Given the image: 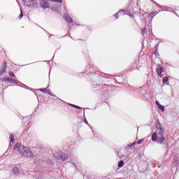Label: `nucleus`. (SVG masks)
I'll list each match as a JSON object with an SVG mask.
<instances>
[{
	"label": "nucleus",
	"instance_id": "obj_13",
	"mask_svg": "<svg viewBox=\"0 0 179 179\" xmlns=\"http://www.w3.org/2000/svg\"><path fill=\"white\" fill-rule=\"evenodd\" d=\"M121 12L122 13H124V12H125V10H120L117 13L114 14L113 16L115 17V19H118V14L121 13Z\"/></svg>",
	"mask_w": 179,
	"mask_h": 179
},
{
	"label": "nucleus",
	"instance_id": "obj_37",
	"mask_svg": "<svg viewBox=\"0 0 179 179\" xmlns=\"http://www.w3.org/2000/svg\"><path fill=\"white\" fill-rule=\"evenodd\" d=\"M92 85H93L94 86L96 85V83H94V82H92Z\"/></svg>",
	"mask_w": 179,
	"mask_h": 179
},
{
	"label": "nucleus",
	"instance_id": "obj_38",
	"mask_svg": "<svg viewBox=\"0 0 179 179\" xmlns=\"http://www.w3.org/2000/svg\"><path fill=\"white\" fill-rule=\"evenodd\" d=\"M169 10L173 12V10L171 8H169Z\"/></svg>",
	"mask_w": 179,
	"mask_h": 179
},
{
	"label": "nucleus",
	"instance_id": "obj_16",
	"mask_svg": "<svg viewBox=\"0 0 179 179\" xmlns=\"http://www.w3.org/2000/svg\"><path fill=\"white\" fill-rule=\"evenodd\" d=\"M12 172L13 173V174H19V169L17 167H14L12 169Z\"/></svg>",
	"mask_w": 179,
	"mask_h": 179
},
{
	"label": "nucleus",
	"instance_id": "obj_7",
	"mask_svg": "<svg viewBox=\"0 0 179 179\" xmlns=\"http://www.w3.org/2000/svg\"><path fill=\"white\" fill-rule=\"evenodd\" d=\"M3 82H10V83H15L17 84V80H15V78H12L10 77H4L3 78Z\"/></svg>",
	"mask_w": 179,
	"mask_h": 179
},
{
	"label": "nucleus",
	"instance_id": "obj_12",
	"mask_svg": "<svg viewBox=\"0 0 179 179\" xmlns=\"http://www.w3.org/2000/svg\"><path fill=\"white\" fill-rule=\"evenodd\" d=\"M10 145H11L12 143H13V142H15V134H10ZM11 142H12V143H11Z\"/></svg>",
	"mask_w": 179,
	"mask_h": 179
},
{
	"label": "nucleus",
	"instance_id": "obj_23",
	"mask_svg": "<svg viewBox=\"0 0 179 179\" xmlns=\"http://www.w3.org/2000/svg\"><path fill=\"white\" fill-rule=\"evenodd\" d=\"M8 75H9V76H11L12 78H15V73H13V72H12V71H10L9 73H8Z\"/></svg>",
	"mask_w": 179,
	"mask_h": 179
},
{
	"label": "nucleus",
	"instance_id": "obj_10",
	"mask_svg": "<svg viewBox=\"0 0 179 179\" xmlns=\"http://www.w3.org/2000/svg\"><path fill=\"white\" fill-rule=\"evenodd\" d=\"M115 80L116 82H117V83H124V82H125V80L123 78V77L122 76H117L115 78Z\"/></svg>",
	"mask_w": 179,
	"mask_h": 179
},
{
	"label": "nucleus",
	"instance_id": "obj_41",
	"mask_svg": "<svg viewBox=\"0 0 179 179\" xmlns=\"http://www.w3.org/2000/svg\"><path fill=\"white\" fill-rule=\"evenodd\" d=\"M70 38H73L71 36H70Z\"/></svg>",
	"mask_w": 179,
	"mask_h": 179
},
{
	"label": "nucleus",
	"instance_id": "obj_42",
	"mask_svg": "<svg viewBox=\"0 0 179 179\" xmlns=\"http://www.w3.org/2000/svg\"><path fill=\"white\" fill-rule=\"evenodd\" d=\"M84 117H85V111H84Z\"/></svg>",
	"mask_w": 179,
	"mask_h": 179
},
{
	"label": "nucleus",
	"instance_id": "obj_17",
	"mask_svg": "<svg viewBox=\"0 0 179 179\" xmlns=\"http://www.w3.org/2000/svg\"><path fill=\"white\" fill-rule=\"evenodd\" d=\"M156 12H151L150 13H149L147 16L148 17H152V19H153V17H155V15Z\"/></svg>",
	"mask_w": 179,
	"mask_h": 179
},
{
	"label": "nucleus",
	"instance_id": "obj_28",
	"mask_svg": "<svg viewBox=\"0 0 179 179\" xmlns=\"http://www.w3.org/2000/svg\"><path fill=\"white\" fill-rule=\"evenodd\" d=\"M19 17H20V19H22V17H23V12L22 11V10H21V13H20Z\"/></svg>",
	"mask_w": 179,
	"mask_h": 179
},
{
	"label": "nucleus",
	"instance_id": "obj_22",
	"mask_svg": "<svg viewBox=\"0 0 179 179\" xmlns=\"http://www.w3.org/2000/svg\"><path fill=\"white\" fill-rule=\"evenodd\" d=\"M46 163H47L48 166H49V167L52 166V161L48 159Z\"/></svg>",
	"mask_w": 179,
	"mask_h": 179
},
{
	"label": "nucleus",
	"instance_id": "obj_9",
	"mask_svg": "<svg viewBox=\"0 0 179 179\" xmlns=\"http://www.w3.org/2000/svg\"><path fill=\"white\" fill-rule=\"evenodd\" d=\"M59 8H60V6L58 4H56V5L52 6L50 8V9H51V10H53V12H56L58 13L59 12Z\"/></svg>",
	"mask_w": 179,
	"mask_h": 179
},
{
	"label": "nucleus",
	"instance_id": "obj_11",
	"mask_svg": "<svg viewBox=\"0 0 179 179\" xmlns=\"http://www.w3.org/2000/svg\"><path fill=\"white\" fill-rule=\"evenodd\" d=\"M64 19L66 20V22H67L68 23H72V22H73V20H72V18L71 17H69V15L64 14Z\"/></svg>",
	"mask_w": 179,
	"mask_h": 179
},
{
	"label": "nucleus",
	"instance_id": "obj_3",
	"mask_svg": "<svg viewBox=\"0 0 179 179\" xmlns=\"http://www.w3.org/2000/svg\"><path fill=\"white\" fill-rule=\"evenodd\" d=\"M54 157L57 160H62V162H66L68 160L67 155L62 152H55Z\"/></svg>",
	"mask_w": 179,
	"mask_h": 179
},
{
	"label": "nucleus",
	"instance_id": "obj_15",
	"mask_svg": "<svg viewBox=\"0 0 179 179\" xmlns=\"http://www.w3.org/2000/svg\"><path fill=\"white\" fill-rule=\"evenodd\" d=\"M69 106H71V107H73V108H77V110H82V107L78 106L74 104L69 103Z\"/></svg>",
	"mask_w": 179,
	"mask_h": 179
},
{
	"label": "nucleus",
	"instance_id": "obj_20",
	"mask_svg": "<svg viewBox=\"0 0 179 179\" xmlns=\"http://www.w3.org/2000/svg\"><path fill=\"white\" fill-rule=\"evenodd\" d=\"M158 108L159 110H161V111L164 112V106H162V104L161 105H158Z\"/></svg>",
	"mask_w": 179,
	"mask_h": 179
},
{
	"label": "nucleus",
	"instance_id": "obj_26",
	"mask_svg": "<svg viewBox=\"0 0 179 179\" xmlns=\"http://www.w3.org/2000/svg\"><path fill=\"white\" fill-rule=\"evenodd\" d=\"M46 93H48V94H49L50 96H53L52 92H51L50 90H48Z\"/></svg>",
	"mask_w": 179,
	"mask_h": 179
},
{
	"label": "nucleus",
	"instance_id": "obj_8",
	"mask_svg": "<svg viewBox=\"0 0 179 179\" xmlns=\"http://www.w3.org/2000/svg\"><path fill=\"white\" fill-rule=\"evenodd\" d=\"M6 62L3 63L1 64V69H0V76H2V75L5 74V72H6Z\"/></svg>",
	"mask_w": 179,
	"mask_h": 179
},
{
	"label": "nucleus",
	"instance_id": "obj_21",
	"mask_svg": "<svg viewBox=\"0 0 179 179\" xmlns=\"http://www.w3.org/2000/svg\"><path fill=\"white\" fill-rule=\"evenodd\" d=\"M39 90L40 92H43V93H47V92H48V89L47 88H41Z\"/></svg>",
	"mask_w": 179,
	"mask_h": 179
},
{
	"label": "nucleus",
	"instance_id": "obj_35",
	"mask_svg": "<svg viewBox=\"0 0 179 179\" xmlns=\"http://www.w3.org/2000/svg\"><path fill=\"white\" fill-rule=\"evenodd\" d=\"M157 75H158L160 78H163V75H162V73H157Z\"/></svg>",
	"mask_w": 179,
	"mask_h": 179
},
{
	"label": "nucleus",
	"instance_id": "obj_39",
	"mask_svg": "<svg viewBox=\"0 0 179 179\" xmlns=\"http://www.w3.org/2000/svg\"><path fill=\"white\" fill-rule=\"evenodd\" d=\"M173 13H175L176 15H177V13H176V12H173Z\"/></svg>",
	"mask_w": 179,
	"mask_h": 179
},
{
	"label": "nucleus",
	"instance_id": "obj_32",
	"mask_svg": "<svg viewBox=\"0 0 179 179\" xmlns=\"http://www.w3.org/2000/svg\"><path fill=\"white\" fill-rule=\"evenodd\" d=\"M150 1H151V2H152V3H155V5H159V4H157V3L156 1H155L153 0H150Z\"/></svg>",
	"mask_w": 179,
	"mask_h": 179
},
{
	"label": "nucleus",
	"instance_id": "obj_31",
	"mask_svg": "<svg viewBox=\"0 0 179 179\" xmlns=\"http://www.w3.org/2000/svg\"><path fill=\"white\" fill-rule=\"evenodd\" d=\"M97 86H98V87H103V88L106 87V85H97Z\"/></svg>",
	"mask_w": 179,
	"mask_h": 179
},
{
	"label": "nucleus",
	"instance_id": "obj_30",
	"mask_svg": "<svg viewBox=\"0 0 179 179\" xmlns=\"http://www.w3.org/2000/svg\"><path fill=\"white\" fill-rule=\"evenodd\" d=\"M155 104L157 106V107H159V106L161 105L160 103L159 102V101H157L155 102Z\"/></svg>",
	"mask_w": 179,
	"mask_h": 179
},
{
	"label": "nucleus",
	"instance_id": "obj_14",
	"mask_svg": "<svg viewBox=\"0 0 179 179\" xmlns=\"http://www.w3.org/2000/svg\"><path fill=\"white\" fill-rule=\"evenodd\" d=\"M164 71V69H163V67L157 68V73H162Z\"/></svg>",
	"mask_w": 179,
	"mask_h": 179
},
{
	"label": "nucleus",
	"instance_id": "obj_1",
	"mask_svg": "<svg viewBox=\"0 0 179 179\" xmlns=\"http://www.w3.org/2000/svg\"><path fill=\"white\" fill-rule=\"evenodd\" d=\"M155 132L152 134V142H157L159 145H163V146H167V141H166V132L163 129V127L160 124L156 125Z\"/></svg>",
	"mask_w": 179,
	"mask_h": 179
},
{
	"label": "nucleus",
	"instance_id": "obj_4",
	"mask_svg": "<svg viewBox=\"0 0 179 179\" xmlns=\"http://www.w3.org/2000/svg\"><path fill=\"white\" fill-rule=\"evenodd\" d=\"M24 5L25 6H29V8H34L37 5V1L36 0H22Z\"/></svg>",
	"mask_w": 179,
	"mask_h": 179
},
{
	"label": "nucleus",
	"instance_id": "obj_36",
	"mask_svg": "<svg viewBox=\"0 0 179 179\" xmlns=\"http://www.w3.org/2000/svg\"><path fill=\"white\" fill-rule=\"evenodd\" d=\"M68 36H71V34H66V35H65V36H63V37H68Z\"/></svg>",
	"mask_w": 179,
	"mask_h": 179
},
{
	"label": "nucleus",
	"instance_id": "obj_5",
	"mask_svg": "<svg viewBox=\"0 0 179 179\" xmlns=\"http://www.w3.org/2000/svg\"><path fill=\"white\" fill-rule=\"evenodd\" d=\"M90 72L91 74L94 73L95 78H97L98 79H100L101 78V76L99 75V71H97V67L94 66H92V67L90 69Z\"/></svg>",
	"mask_w": 179,
	"mask_h": 179
},
{
	"label": "nucleus",
	"instance_id": "obj_24",
	"mask_svg": "<svg viewBox=\"0 0 179 179\" xmlns=\"http://www.w3.org/2000/svg\"><path fill=\"white\" fill-rule=\"evenodd\" d=\"M52 2H57V3H62V0H52Z\"/></svg>",
	"mask_w": 179,
	"mask_h": 179
},
{
	"label": "nucleus",
	"instance_id": "obj_27",
	"mask_svg": "<svg viewBox=\"0 0 179 179\" xmlns=\"http://www.w3.org/2000/svg\"><path fill=\"white\" fill-rule=\"evenodd\" d=\"M142 142H143V138L140 139L138 141H137V143H138V145H141V143H142Z\"/></svg>",
	"mask_w": 179,
	"mask_h": 179
},
{
	"label": "nucleus",
	"instance_id": "obj_33",
	"mask_svg": "<svg viewBox=\"0 0 179 179\" xmlns=\"http://www.w3.org/2000/svg\"><path fill=\"white\" fill-rule=\"evenodd\" d=\"M136 143H137L136 141L133 142L132 144H131V146H134V145H136Z\"/></svg>",
	"mask_w": 179,
	"mask_h": 179
},
{
	"label": "nucleus",
	"instance_id": "obj_6",
	"mask_svg": "<svg viewBox=\"0 0 179 179\" xmlns=\"http://www.w3.org/2000/svg\"><path fill=\"white\" fill-rule=\"evenodd\" d=\"M40 1V6L43 9H48L50 8V3L47 0H39Z\"/></svg>",
	"mask_w": 179,
	"mask_h": 179
},
{
	"label": "nucleus",
	"instance_id": "obj_2",
	"mask_svg": "<svg viewBox=\"0 0 179 179\" xmlns=\"http://www.w3.org/2000/svg\"><path fill=\"white\" fill-rule=\"evenodd\" d=\"M14 152L15 153H20L23 157L31 159V157H34L31 150L29 147L22 145L20 143H17L14 145Z\"/></svg>",
	"mask_w": 179,
	"mask_h": 179
},
{
	"label": "nucleus",
	"instance_id": "obj_25",
	"mask_svg": "<svg viewBox=\"0 0 179 179\" xmlns=\"http://www.w3.org/2000/svg\"><path fill=\"white\" fill-rule=\"evenodd\" d=\"M142 33H148V30L146 29V28H143L141 30Z\"/></svg>",
	"mask_w": 179,
	"mask_h": 179
},
{
	"label": "nucleus",
	"instance_id": "obj_40",
	"mask_svg": "<svg viewBox=\"0 0 179 179\" xmlns=\"http://www.w3.org/2000/svg\"><path fill=\"white\" fill-rule=\"evenodd\" d=\"M77 26H80V24H77Z\"/></svg>",
	"mask_w": 179,
	"mask_h": 179
},
{
	"label": "nucleus",
	"instance_id": "obj_19",
	"mask_svg": "<svg viewBox=\"0 0 179 179\" xmlns=\"http://www.w3.org/2000/svg\"><path fill=\"white\" fill-rule=\"evenodd\" d=\"M169 77H164L163 78V83H169Z\"/></svg>",
	"mask_w": 179,
	"mask_h": 179
},
{
	"label": "nucleus",
	"instance_id": "obj_18",
	"mask_svg": "<svg viewBox=\"0 0 179 179\" xmlns=\"http://www.w3.org/2000/svg\"><path fill=\"white\" fill-rule=\"evenodd\" d=\"M117 166L119 167V169H121V167H123L124 166V161L120 160L117 164Z\"/></svg>",
	"mask_w": 179,
	"mask_h": 179
},
{
	"label": "nucleus",
	"instance_id": "obj_29",
	"mask_svg": "<svg viewBox=\"0 0 179 179\" xmlns=\"http://www.w3.org/2000/svg\"><path fill=\"white\" fill-rule=\"evenodd\" d=\"M84 122H85V124H86L87 125H89V122H87V120H86V117H85V119H84Z\"/></svg>",
	"mask_w": 179,
	"mask_h": 179
},
{
	"label": "nucleus",
	"instance_id": "obj_34",
	"mask_svg": "<svg viewBox=\"0 0 179 179\" xmlns=\"http://www.w3.org/2000/svg\"><path fill=\"white\" fill-rule=\"evenodd\" d=\"M71 165H72V167H76V169H77L76 164H73V163H71Z\"/></svg>",
	"mask_w": 179,
	"mask_h": 179
},
{
	"label": "nucleus",
	"instance_id": "obj_43",
	"mask_svg": "<svg viewBox=\"0 0 179 179\" xmlns=\"http://www.w3.org/2000/svg\"><path fill=\"white\" fill-rule=\"evenodd\" d=\"M52 36V35H50V37Z\"/></svg>",
	"mask_w": 179,
	"mask_h": 179
}]
</instances>
